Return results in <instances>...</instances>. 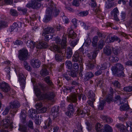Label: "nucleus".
<instances>
[{"label":"nucleus","mask_w":132,"mask_h":132,"mask_svg":"<svg viewBox=\"0 0 132 132\" xmlns=\"http://www.w3.org/2000/svg\"><path fill=\"white\" fill-rule=\"evenodd\" d=\"M48 5L49 6L46 10V16L44 18V21L45 22H47L50 20L52 14L56 16L59 13V10L56 8L52 1L51 0Z\"/></svg>","instance_id":"f257e3e1"},{"label":"nucleus","mask_w":132,"mask_h":132,"mask_svg":"<svg viewBox=\"0 0 132 132\" xmlns=\"http://www.w3.org/2000/svg\"><path fill=\"white\" fill-rule=\"evenodd\" d=\"M124 69L123 65L120 63H117L112 67L111 70L113 74L119 77H124L125 74L123 71Z\"/></svg>","instance_id":"f03ea898"},{"label":"nucleus","mask_w":132,"mask_h":132,"mask_svg":"<svg viewBox=\"0 0 132 132\" xmlns=\"http://www.w3.org/2000/svg\"><path fill=\"white\" fill-rule=\"evenodd\" d=\"M81 53L78 51H76L74 53L72 57V60L75 62H78L80 63V69H81L82 63L84 62L83 59L82 58Z\"/></svg>","instance_id":"7ed1b4c3"},{"label":"nucleus","mask_w":132,"mask_h":132,"mask_svg":"<svg viewBox=\"0 0 132 132\" xmlns=\"http://www.w3.org/2000/svg\"><path fill=\"white\" fill-rule=\"evenodd\" d=\"M15 70L16 74H18L19 75V81L20 82L21 87L22 89H24L26 83L25 79L24 78V76L20 71L19 68L15 69Z\"/></svg>","instance_id":"20e7f679"},{"label":"nucleus","mask_w":132,"mask_h":132,"mask_svg":"<svg viewBox=\"0 0 132 132\" xmlns=\"http://www.w3.org/2000/svg\"><path fill=\"white\" fill-rule=\"evenodd\" d=\"M52 47L55 52L56 51L57 52L62 54V55L60 54H56L55 55V59L56 60L58 61H61L62 59V56H64V55L63 54V53H62L63 49L60 48L56 45H52Z\"/></svg>","instance_id":"39448f33"},{"label":"nucleus","mask_w":132,"mask_h":132,"mask_svg":"<svg viewBox=\"0 0 132 132\" xmlns=\"http://www.w3.org/2000/svg\"><path fill=\"white\" fill-rule=\"evenodd\" d=\"M53 64L52 63H50L47 65H44L42 70L40 72L41 75L44 76L47 75L48 74V72L47 70V69L48 68L50 70H51L53 68Z\"/></svg>","instance_id":"423d86ee"},{"label":"nucleus","mask_w":132,"mask_h":132,"mask_svg":"<svg viewBox=\"0 0 132 132\" xmlns=\"http://www.w3.org/2000/svg\"><path fill=\"white\" fill-rule=\"evenodd\" d=\"M41 6L40 2H37L36 0H32L31 3L27 4L26 6L28 7H31L33 9H39Z\"/></svg>","instance_id":"0eeeda50"},{"label":"nucleus","mask_w":132,"mask_h":132,"mask_svg":"<svg viewBox=\"0 0 132 132\" xmlns=\"http://www.w3.org/2000/svg\"><path fill=\"white\" fill-rule=\"evenodd\" d=\"M28 55L27 51L25 49L20 50L19 55V59L23 61L27 59Z\"/></svg>","instance_id":"6e6552de"},{"label":"nucleus","mask_w":132,"mask_h":132,"mask_svg":"<svg viewBox=\"0 0 132 132\" xmlns=\"http://www.w3.org/2000/svg\"><path fill=\"white\" fill-rule=\"evenodd\" d=\"M55 96V94L53 92H48L46 93L44 92V96L43 98V99L45 98L48 100H52L53 99Z\"/></svg>","instance_id":"1a4fd4ad"},{"label":"nucleus","mask_w":132,"mask_h":132,"mask_svg":"<svg viewBox=\"0 0 132 132\" xmlns=\"http://www.w3.org/2000/svg\"><path fill=\"white\" fill-rule=\"evenodd\" d=\"M7 18L4 16H2L0 18V28H4L7 26V23L6 20Z\"/></svg>","instance_id":"9d476101"},{"label":"nucleus","mask_w":132,"mask_h":132,"mask_svg":"<svg viewBox=\"0 0 132 132\" xmlns=\"http://www.w3.org/2000/svg\"><path fill=\"white\" fill-rule=\"evenodd\" d=\"M22 27V23L21 22H18L17 23H14L13 25L11 26L9 29L10 31L11 32L13 31H16L18 30L17 27L20 28Z\"/></svg>","instance_id":"9b49d317"},{"label":"nucleus","mask_w":132,"mask_h":132,"mask_svg":"<svg viewBox=\"0 0 132 132\" xmlns=\"http://www.w3.org/2000/svg\"><path fill=\"white\" fill-rule=\"evenodd\" d=\"M66 39V37L65 36H63L62 41L61 42V39L59 37H57L55 39V42L57 44H61L62 46L64 47L67 45ZM64 47H63V48Z\"/></svg>","instance_id":"f8f14e48"},{"label":"nucleus","mask_w":132,"mask_h":132,"mask_svg":"<svg viewBox=\"0 0 132 132\" xmlns=\"http://www.w3.org/2000/svg\"><path fill=\"white\" fill-rule=\"evenodd\" d=\"M67 100L69 102L76 103L77 101V96L76 93H74L70 95L67 97Z\"/></svg>","instance_id":"ddd939ff"},{"label":"nucleus","mask_w":132,"mask_h":132,"mask_svg":"<svg viewBox=\"0 0 132 132\" xmlns=\"http://www.w3.org/2000/svg\"><path fill=\"white\" fill-rule=\"evenodd\" d=\"M31 64L32 66L35 68H38L41 64L40 61L38 60L34 59L31 60Z\"/></svg>","instance_id":"4468645a"},{"label":"nucleus","mask_w":132,"mask_h":132,"mask_svg":"<svg viewBox=\"0 0 132 132\" xmlns=\"http://www.w3.org/2000/svg\"><path fill=\"white\" fill-rule=\"evenodd\" d=\"M119 11L117 8H114L111 12V14L112 17L116 21H118L119 20L118 17Z\"/></svg>","instance_id":"2eb2a0df"},{"label":"nucleus","mask_w":132,"mask_h":132,"mask_svg":"<svg viewBox=\"0 0 132 132\" xmlns=\"http://www.w3.org/2000/svg\"><path fill=\"white\" fill-rule=\"evenodd\" d=\"M20 106V103L17 101H12L9 103V106L12 109H17Z\"/></svg>","instance_id":"dca6fc26"},{"label":"nucleus","mask_w":132,"mask_h":132,"mask_svg":"<svg viewBox=\"0 0 132 132\" xmlns=\"http://www.w3.org/2000/svg\"><path fill=\"white\" fill-rule=\"evenodd\" d=\"M0 88L4 92H7L10 89V88L8 85L5 82H3L0 85Z\"/></svg>","instance_id":"f3484780"},{"label":"nucleus","mask_w":132,"mask_h":132,"mask_svg":"<svg viewBox=\"0 0 132 132\" xmlns=\"http://www.w3.org/2000/svg\"><path fill=\"white\" fill-rule=\"evenodd\" d=\"M73 105V104L72 103H71L68 105V111L66 113L68 116H71L74 113Z\"/></svg>","instance_id":"a211bd4d"},{"label":"nucleus","mask_w":132,"mask_h":132,"mask_svg":"<svg viewBox=\"0 0 132 132\" xmlns=\"http://www.w3.org/2000/svg\"><path fill=\"white\" fill-rule=\"evenodd\" d=\"M52 115L54 118H56L59 116V108L58 107H53L51 109Z\"/></svg>","instance_id":"6ab92c4d"},{"label":"nucleus","mask_w":132,"mask_h":132,"mask_svg":"<svg viewBox=\"0 0 132 132\" xmlns=\"http://www.w3.org/2000/svg\"><path fill=\"white\" fill-rule=\"evenodd\" d=\"M98 51H94L93 53H91V54H88L87 55L88 58L90 59L91 61H93V62H95L96 60L95 59V58L96 57L97 54V53Z\"/></svg>","instance_id":"aec40b11"},{"label":"nucleus","mask_w":132,"mask_h":132,"mask_svg":"<svg viewBox=\"0 0 132 132\" xmlns=\"http://www.w3.org/2000/svg\"><path fill=\"white\" fill-rule=\"evenodd\" d=\"M34 90L36 96L38 97L40 100H43V97L44 96V94L42 93L40 89L38 88H35Z\"/></svg>","instance_id":"412c9836"},{"label":"nucleus","mask_w":132,"mask_h":132,"mask_svg":"<svg viewBox=\"0 0 132 132\" xmlns=\"http://www.w3.org/2000/svg\"><path fill=\"white\" fill-rule=\"evenodd\" d=\"M88 94L89 96V97L91 98H92V101H88V102L91 106L93 107L94 106L93 103V101H95L94 99L93 98L95 96V94L93 93L92 91H90L88 93Z\"/></svg>","instance_id":"4be33fe9"},{"label":"nucleus","mask_w":132,"mask_h":132,"mask_svg":"<svg viewBox=\"0 0 132 132\" xmlns=\"http://www.w3.org/2000/svg\"><path fill=\"white\" fill-rule=\"evenodd\" d=\"M54 31V29L52 27H47L45 28L43 32L42 35L45 36L46 34L50 33H53Z\"/></svg>","instance_id":"5701e85b"},{"label":"nucleus","mask_w":132,"mask_h":132,"mask_svg":"<svg viewBox=\"0 0 132 132\" xmlns=\"http://www.w3.org/2000/svg\"><path fill=\"white\" fill-rule=\"evenodd\" d=\"M87 109V107L86 106L85 107L84 109L81 110L80 108H78L77 110V114L79 115H85L87 113L88 110Z\"/></svg>","instance_id":"b1692460"},{"label":"nucleus","mask_w":132,"mask_h":132,"mask_svg":"<svg viewBox=\"0 0 132 132\" xmlns=\"http://www.w3.org/2000/svg\"><path fill=\"white\" fill-rule=\"evenodd\" d=\"M103 52L107 55H110L112 53L111 48L109 46H106L103 49Z\"/></svg>","instance_id":"393cba45"},{"label":"nucleus","mask_w":132,"mask_h":132,"mask_svg":"<svg viewBox=\"0 0 132 132\" xmlns=\"http://www.w3.org/2000/svg\"><path fill=\"white\" fill-rule=\"evenodd\" d=\"M37 111L35 110L31 109L28 111V114L29 117L31 118L35 117Z\"/></svg>","instance_id":"a878e982"},{"label":"nucleus","mask_w":132,"mask_h":132,"mask_svg":"<svg viewBox=\"0 0 132 132\" xmlns=\"http://www.w3.org/2000/svg\"><path fill=\"white\" fill-rule=\"evenodd\" d=\"M102 132H112L113 129L112 127L108 124L104 125L103 127Z\"/></svg>","instance_id":"bb28decb"},{"label":"nucleus","mask_w":132,"mask_h":132,"mask_svg":"<svg viewBox=\"0 0 132 132\" xmlns=\"http://www.w3.org/2000/svg\"><path fill=\"white\" fill-rule=\"evenodd\" d=\"M47 46V43L44 42H41L38 44L36 46V48L39 49L46 48Z\"/></svg>","instance_id":"cd10ccee"},{"label":"nucleus","mask_w":132,"mask_h":132,"mask_svg":"<svg viewBox=\"0 0 132 132\" xmlns=\"http://www.w3.org/2000/svg\"><path fill=\"white\" fill-rule=\"evenodd\" d=\"M95 62H93L91 60L86 61L85 64L87 66L88 68L90 69H93L94 67V63Z\"/></svg>","instance_id":"c85d7f7f"},{"label":"nucleus","mask_w":132,"mask_h":132,"mask_svg":"<svg viewBox=\"0 0 132 132\" xmlns=\"http://www.w3.org/2000/svg\"><path fill=\"white\" fill-rule=\"evenodd\" d=\"M95 130L97 132H102L103 130V126L99 123H97L95 126Z\"/></svg>","instance_id":"c756f323"},{"label":"nucleus","mask_w":132,"mask_h":132,"mask_svg":"<svg viewBox=\"0 0 132 132\" xmlns=\"http://www.w3.org/2000/svg\"><path fill=\"white\" fill-rule=\"evenodd\" d=\"M26 114L27 113L25 110H23L21 112L20 117L23 123H24L25 122Z\"/></svg>","instance_id":"7c9ffc66"},{"label":"nucleus","mask_w":132,"mask_h":132,"mask_svg":"<svg viewBox=\"0 0 132 132\" xmlns=\"http://www.w3.org/2000/svg\"><path fill=\"white\" fill-rule=\"evenodd\" d=\"M72 54V50L70 47L67 48V49L66 58L69 59L71 58Z\"/></svg>","instance_id":"2f4dec72"},{"label":"nucleus","mask_w":132,"mask_h":132,"mask_svg":"<svg viewBox=\"0 0 132 132\" xmlns=\"http://www.w3.org/2000/svg\"><path fill=\"white\" fill-rule=\"evenodd\" d=\"M19 130L21 132H28L29 129L27 126L22 125L20 126Z\"/></svg>","instance_id":"473e14b6"},{"label":"nucleus","mask_w":132,"mask_h":132,"mask_svg":"<svg viewBox=\"0 0 132 132\" xmlns=\"http://www.w3.org/2000/svg\"><path fill=\"white\" fill-rule=\"evenodd\" d=\"M45 126H44V129L50 128L52 123V120L50 118H49L46 121H45Z\"/></svg>","instance_id":"72a5a7b5"},{"label":"nucleus","mask_w":132,"mask_h":132,"mask_svg":"<svg viewBox=\"0 0 132 132\" xmlns=\"http://www.w3.org/2000/svg\"><path fill=\"white\" fill-rule=\"evenodd\" d=\"M98 40V37L97 36H95L93 37L92 42V46L93 47H96L97 46Z\"/></svg>","instance_id":"f704fd0d"},{"label":"nucleus","mask_w":132,"mask_h":132,"mask_svg":"<svg viewBox=\"0 0 132 132\" xmlns=\"http://www.w3.org/2000/svg\"><path fill=\"white\" fill-rule=\"evenodd\" d=\"M109 42L110 43L113 42L114 41H118L119 43L121 41V40L118 37L116 36L111 37L109 38Z\"/></svg>","instance_id":"c9c22d12"},{"label":"nucleus","mask_w":132,"mask_h":132,"mask_svg":"<svg viewBox=\"0 0 132 132\" xmlns=\"http://www.w3.org/2000/svg\"><path fill=\"white\" fill-rule=\"evenodd\" d=\"M9 119H5L3 120L2 123L3 125V128H6L9 126Z\"/></svg>","instance_id":"e433bc0d"},{"label":"nucleus","mask_w":132,"mask_h":132,"mask_svg":"<svg viewBox=\"0 0 132 132\" xmlns=\"http://www.w3.org/2000/svg\"><path fill=\"white\" fill-rule=\"evenodd\" d=\"M102 119L105 122L108 123H111L112 121V120L111 118L107 116H103L102 117Z\"/></svg>","instance_id":"4c0bfd02"},{"label":"nucleus","mask_w":132,"mask_h":132,"mask_svg":"<svg viewBox=\"0 0 132 132\" xmlns=\"http://www.w3.org/2000/svg\"><path fill=\"white\" fill-rule=\"evenodd\" d=\"M129 108V107L128 105L127 104H125L120 106V110L121 111H126Z\"/></svg>","instance_id":"58836bf2"},{"label":"nucleus","mask_w":132,"mask_h":132,"mask_svg":"<svg viewBox=\"0 0 132 132\" xmlns=\"http://www.w3.org/2000/svg\"><path fill=\"white\" fill-rule=\"evenodd\" d=\"M69 35L72 39H74L77 36L76 34L72 30H70L69 32Z\"/></svg>","instance_id":"ea45409f"},{"label":"nucleus","mask_w":132,"mask_h":132,"mask_svg":"<svg viewBox=\"0 0 132 132\" xmlns=\"http://www.w3.org/2000/svg\"><path fill=\"white\" fill-rule=\"evenodd\" d=\"M114 3L113 2H109L108 3H106L105 5V8L107 9H111L113 7L115 6Z\"/></svg>","instance_id":"a19ab883"},{"label":"nucleus","mask_w":132,"mask_h":132,"mask_svg":"<svg viewBox=\"0 0 132 132\" xmlns=\"http://www.w3.org/2000/svg\"><path fill=\"white\" fill-rule=\"evenodd\" d=\"M118 100L119 101L120 104H122L125 102V101H123L124 100L123 99H122L119 95L116 96L114 100L115 101H117Z\"/></svg>","instance_id":"79ce46f5"},{"label":"nucleus","mask_w":132,"mask_h":132,"mask_svg":"<svg viewBox=\"0 0 132 132\" xmlns=\"http://www.w3.org/2000/svg\"><path fill=\"white\" fill-rule=\"evenodd\" d=\"M34 43L32 41H28L27 42V44L28 46L31 48L32 49L34 47Z\"/></svg>","instance_id":"37998d69"},{"label":"nucleus","mask_w":132,"mask_h":132,"mask_svg":"<svg viewBox=\"0 0 132 132\" xmlns=\"http://www.w3.org/2000/svg\"><path fill=\"white\" fill-rule=\"evenodd\" d=\"M105 44V42L103 40H100L98 42L99 49L101 50L102 49L104 46V45Z\"/></svg>","instance_id":"c03bdc74"},{"label":"nucleus","mask_w":132,"mask_h":132,"mask_svg":"<svg viewBox=\"0 0 132 132\" xmlns=\"http://www.w3.org/2000/svg\"><path fill=\"white\" fill-rule=\"evenodd\" d=\"M45 80L47 84L50 86H52L53 85L52 82L50 80L49 77L47 76L45 78Z\"/></svg>","instance_id":"a18cd8bd"},{"label":"nucleus","mask_w":132,"mask_h":132,"mask_svg":"<svg viewBox=\"0 0 132 132\" xmlns=\"http://www.w3.org/2000/svg\"><path fill=\"white\" fill-rule=\"evenodd\" d=\"M65 64L69 69H71L72 68V64L71 62L70 61H67L66 62Z\"/></svg>","instance_id":"49530a36"},{"label":"nucleus","mask_w":132,"mask_h":132,"mask_svg":"<svg viewBox=\"0 0 132 132\" xmlns=\"http://www.w3.org/2000/svg\"><path fill=\"white\" fill-rule=\"evenodd\" d=\"M123 90L125 91L130 92L132 91V86H126L124 88Z\"/></svg>","instance_id":"de8ad7c7"},{"label":"nucleus","mask_w":132,"mask_h":132,"mask_svg":"<svg viewBox=\"0 0 132 132\" xmlns=\"http://www.w3.org/2000/svg\"><path fill=\"white\" fill-rule=\"evenodd\" d=\"M105 101L103 100L100 101V104L98 106V109L100 110H102L104 106Z\"/></svg>","instance_id":"09e8293b"},{"label":"nucleus","mask_w":132,"mask_h":132,"mask_svg":"<svg viewBox=\"0 0 132 132\" xmlns=\"http://www.w3.org/2000/svg\"><path fill=\"white\" fill-rule=\"evenodd\" d=\"M116 126L118 128L120 129L123 132H125V126L123 125L119 124L117 125Z\"/></svg>","instance_id":"8fccbe9b"},{"label":"nucleus","mask_w":132,"mask_h":132,"mask_svg":"<svg viewBox=\"0 0 132 132\" xmlns=\"http://www.w3.org/2000/svg\"><path fill=\"white\" fill-rule=\"evenodd\" d=\"M91 42V39L90 38H88L84 43V45H85L86 46H88L90 44Z\"/></svg>","instance_id":"3c124183"},{"label":"nucleus","mask_w":132,"mask_h":132,"mask_svg":"<svg viewBox=\"0 0 132 132\" xmlns=\"http://www.w3.org/2000/svg\"><path fill=\"white\" fill-rule=\"evenodd\" d=\"M104 83V82L103 81V79L102 78L101 79H98L97 83V86H99L100 87H101L103 85Z\"/></svg>","instance_id":"603ef678"},{"label":"nucleus","mask_w":132,"mask_h":132,"mask_svg":"<svg viewBox=\"0 0 132 132\" xmlns=\"http://www.w3.org/2000/svg\"><path fill=\"white\" fill-rule=\"evenodd\" d=\"M10 13L12 16H17L18 15L17 12L15 10L11 9L10 10Z\"/></svg>","instance_id":"864d4df0"},{"label":"nucleus","mask_w":132,"mask_h":132,"mask_svg":"<svg viewBox=\"0 0 132 132\" xmlns=\"http://www.w3.org/2000/svg\"><path fill=\"white\" fill-rule=\"evenodd\" d=\"M112 83L116 88H118L120 87V84L117 80H115L114 81L112 82Z\"/></svg>","instance_id":"5fc2aeb1"},{"label":"nucleus","mask_w":132,"mask_h":132,"mask_svg":"<svg viewBox=\"0 0 132 132\" xmlns=\"http://www.w3.org/2000/svg\"><path fill=\"white\" fill-rule=\"evenodd\" d=\"M73 67L74 70L77 71H78L79 68V65L77 63H74L73 64Z\"/></svg>","instance_id":"6e6d98bb"},{"label":"nucleus","mask_w":132,"mask_h":132,"mask_svg":"<svg viewBox=\"0 0 132 132\" xmlns=\"http://www.w3.org/2000/svg\"><path fill=\"white\" fill-rule=\"evenodd\" d=\"M79 0H73L72 4L73 5L76 6H77L79 5Z\"/></svg>","instance_id":"4d7b16f0"},{"label":"nucleus","mask_w":132,"mask_h":132,"mask_svg":"<svg viewBox=\"0 0 132 132\" xmlns=\"http://www.w3.org/2000/svg\"><path fill=\"white\" fill-rule=\"evenodd\" d=\"M11 108L9 106L6 107L4 111L3 112V115H6L7 114Z\"/></svg>","instance_id":"13d9d810"},{"label":"nucleus","mask_w":132,"mask_h":132,"mask_svg":"<svg viewBox=\"0 0 132 132\" xmlns=\"http://www.w3.org/2000/svg\"><path fill=\"white\" fill-rule=\"evenodd\" d=\"M47 110V108L45 107H44L42 109H39L37 111L39 113H44L46 112Z\"/></svg>","instance_id":"bf43d9fd"},{"label":"nucleus","mask_w":132,"mask_h":132,"mask_svg":"<svg viewBox=\"0 0 132 132\" xmlns=\"http://www.w3.org/2000/svg\"><path fill=\"white\" fill-rule=\"evenodd\" d=\"M18 9L19 11L22 12L24 14H26L27 11V9L26 8L22 9L21 7H18Z\"/></svg>","instance_id":"052dcab7"},{"label":"nucleus","mask_w":132,"mask_h":132,"mask_svg":"<svg viewBox=\"0 0 132 132\" xmlns=\"http://www.w3.org/2000/svg\"><path fill=\"white\" fill-rule=\"evenodd\" d=\"M53 37L52 35H46L45 37V39L46 41H48L50 39H52Z\"/></svg>","instance_id":"680f3d73"},{"label":"nucleus","mask_w":132,"mask_h":132,"mask_svg":"<svg viewBox=\"0 0 132 132\" xmlns=\"http://www.w3.org/2000/svg\"><path fill=\"white\" fill-rule=\"evenodd\" d=\"M88 14V12L87 11H83L80 12L79 14V15L80 16H84L87 15Z\"/></svg>","instance_id":"e2e57ef3"},{"label":"nucleus","mask_w":132,"mask_h":132,"mask_svg":"<svg viewBox=\"0 0 132 132\" xmlns=\"http://www.w3.org/2000/svg\"><path fill=\"white\" fill-rule=\"evenodd\" d=\"M86 124L87 126V128L89 131H90L92 129V126L89 122H86Z\"/></svg>","instance_id":"0e129e2a"},{"label":"nucleus","mask_w":132,"mask_h":132,"mask_svg":"<svg viewBox=\"0 0 132 132\" xmlns=\"http://www.w3.org/2000/svg\"><path fill=\"white\" fill-rule=\"evenodd\" d=\"M78 40H74L71 41L70 43V45L73 47H74L77 44Z\"/></svg>","instance_id":"69168bd1"},{"label":"nucleus","mask_w":132,"mask_h":132,"mask_svg":"<svg viewBox=\"0 0 132 132\" xmlns=\"http://www.w3.org/2000/svg\"><path fill=\"white\" fill-rule=\"evenodd\" d=\"M94 76L93 73L91 72H87L86 74V77L89 78H90L93 77Z\"/></svg>","instance_id":"338daca9"},{"label":"nucleus","mask_w":132,"mask_h":132,"mask_svg":"<svg viewBox=\"0 0 132 132\" xmlns=\"http://www.w3.org/2000/svg\"><path fill=\"white\" fill-rule=\"evenodd\" d=\"M100 69L101 70H104L107 68V65L106 63H104L102 64L101 65L100 67Z\"/></svg>","instance_id":"774afa93"}]
</instances>
